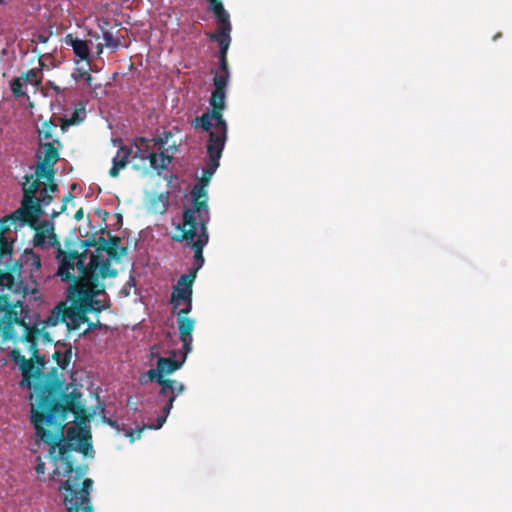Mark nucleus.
<instances>
[{
	"label": "nucleus",
	"mask_w": 512,
	"mask_h": 512,
	"mask_svg": "<svg viewBox=\"0 0 512 512\" xmlns=\"http://www.w3.org/2000/svg\"><path fill=\"white\" fill-rule=\"evenodd\" d=\"M68 307L61 302L52 309L49 316L42 319L40 314L25 305L22 299L0 297V349L5 350L8 344L16 346L23 343L31 357L27 359L14 348L9 358L19 367L22 379L20 388L32 390L30 420L36 435L46 444L57 445L63 440L64 421L69 413L76 419L86 417V408L82 404L83 394L73 389L66 393L68 386L58 378L57 368L45 373V356L39 352L38 341L53 343L51 329L65 323L67 329L76 330L84 322H88V311L91 309L87 296L83 292L69 286Z\"/></svg>",
	"instance_id": "1"
},
{
	"label": "nucleus",
	"mask_w": 512,
	"mask_h": 512,
	"mask_svg": "<svg viewBox=\"0 0 512 512\" xmlns=\"http://www.w3.org/2000/svg\"><path fill=\"white\" fill-rule=\"evenodd\" d=\"M68 441H59V444L50 446V453L58 449L61 461V471L55 470L54 474L62 475L63 480L59 485V493L62 504L67 512H94L91 499V491L94 481L85 477L88 472V465L75 466V459L72 451H78L84 456L93 452L91 436L87 432H77L74 428L68 430Z\"/></svg>",
	"instance_id": "2"
},
{
	"label": "nucleus",
	"mask_w": 512,
	"mask_h": 512,
	"mask_svg": "<svg viewBox=\"0 0 512 512\" xmlns=\"http://www.w3.org/2000/svg\"><path fill=\"white\" fill-rule=\"evenodd\" d=\"M75 268H77L78 276L73 273V278L69 280L72 282L70 287L83 292L84 297L87 296V302L91 308L88 313H100L109 308L110 305H106L95 297L105 293V285L100 283V279L117 275V270L111 268V261L100 255H92L87 264L86 261H80Z\"/></svg>",
	"instance_id": "3"
},
{
	"label": "nucleus",
	"mask_w": 512,
	"mask_h": 512,
	"mask_svg": "<svg viewBox=\"0 0 512 512\" xmlns=\"http://www.w3.org/2000/svg\"><path fill=\"white\" fill-rule=\"evenodd\" d=\"M33 237V245L35 247L44 248L50 246L56 249V259L59 262L57 275L62 281H67L73 278V272L75 267L78 266V262L86 261L87 251L80 253L78 251H65L62 249L61 244L54 233V226L50 221L44 220L40 224L38 222L35 227Z\"/></svg>",
	"instance_id": "4"
},
{
	"label": "nucleus",
	"mask_w": 512,
	"mask_h": 512,
	"mask_svg": "<svg viewBox=\"0 0 512 512\" xmlns=\"http://www.w3.org/2000/svg\"><path fill=\"white\" fill-rule=\"evenodd\" d=\"M205 186L200 182V184L192 188L193 207L184 210L183 221L177 225V230L180 231V234L173 235V241L183 242V240H192L197 234V226L201 225V221H204L205 225L208 224L209 215Z\"/></svg>",
	"instance_id": "5"
},
{
	"label": "nucleus",
	"mask_w": 512,
	"mask_h": 512,
	"mask_svg": "<svg viewBox=\"0 0 512 512\" xmlns=\"http://www.w3.org/2000/svg\"><path fill=\"white\" fill-rule=\"evenodd\" d=\"M41 179L34 177V175L26 174L24 182L21 184L23 197L20 207L24 208L25 221L29 227H35L41 215L44 214L43 208L53 201V196L47 192L40 193V198L36 196L42 186Z\"/></svg>",
	"instance_id": "6"
},
{
	"label": "nucleus",
	"mask_w": 512,
	"mask_h": 512,
	"mask_svg": "<svg viewBox=\"0 0 512 512\" xmlns=\"http://www.w3.org/2000/svg\"><path fill=\"white\" fill-rule=\"evenodd\" d=\"M6 263V270L1 271V273L6 272H12L14 268H16V265H19V270L15 272L16 280L22 281L25 284V287L27 288V292L25 294L22 293H16L12 290H4L2 291L1 295H10V299H24L26 295L30 293V291H33V288H30L27 277H29L33 284H36V276L34 275L35 272H38L41 268V259L39 255L35 254L32 251H25V253L22 255V257L13 263L10 264V261L5 262Z\"/></svg>",
	"instance_id": "7"
},
{
	"label": "nucleus",
	"mask_w": 512,
	"mask_h": 512,
	"mask_svg": "<svg viewBox=\"0 0 512 512\" xmlns=\"http://www.w3.org/2000/svg\"><path fill=\"white\" fill-rule=\"evenodd\" d=\"M63 148L62 142L55 138L50 142L41 143L36 157L38 162L35 167L34 177L51 179L55 176L54 165L58 162L59 150Z\"/></svg>",
	"instance_id": "8"
},
{
	"label": "nucleus",
	"mask_w": 512,
	"mask_h": 512,
	"mask_svg": "<svg viewBox=\"0 0 512 512\" xmlns=\"http://www.w3.org/2000/svg\"><path fill=\"white\" fill-rule=\"evenodd\" d=\"M225 100L226 90L214 89L209 99L212 109L204 112L201 116L195 117L191 123L192 127L209 131L213 127V122H226L223 117V110L226 106Z\"/></svg>",
	"instance_id": "9"
},
{
	"label": "nucleus",
	"mask_w": 512,
	"mask_h": 512,
	"mask_svg": "<svg viewBox=\"0 0 512 512\" xmlns=\"http://www.w3.org/2000/svg\"><path fill=\"white\" fill-rule=\"evenodd\" d=\"M25 220L24 208L21 207L0 219V263L11 261L13 253V243L4 234L10 230L11 225H14L15 229L27 225Z\"/></svg>",
	"instance_id": "10"
},
{
	"label": "nucleus",
	"mask_w": 512,
	"mask_h": 512,
	"mask_svg": "<svg viewBox=\"0 0 512 512\" xmlns=\"http://www.w3.org/2000/svg\"><path fill=\"white\" fill-rule=\"evenodd\" d=\"M150 380L160 385V390L158 392V400L159 402L165 401V404L162 407V412L169 414L171 409L173 408V403L176 400L177 396L185 391V385L179 381L160 376L158 377V379Z\"/></svg>",
	"instance_id": "11"
},
{
	"label": "nucleus",
	"mask_w": 512,
	"mask_h": 512,
	"mask_svg": "<svg viewBox=\"0 0 512 512\" xmlns=\"http://www.w3.org/2000/svg\"><path fill=\"white\" fill-rule=\"evenodd\" d=\"M214 130H209V138L206 144L208 158L220 160L228 138L227 122L213 123Z\"/></svg>",
	"instance_id": "12"
},
{
	"label": "nucleus",
	"mask_w": 512,
	"mask_h": 512,
	"mask_svg": "<svg viewBox=\"0 0 512 512\" xmlns=\"http://www.w3.org/2000/svg\"><path fill=\"white\" fill-rule=\"evenodd\" d=\"M197 239L186 240V246H191L194 251V265L188 274H193L196 278L197 272L204 264L203 249L209 241V235L207 231V225L204 221H201V225L197 226Z\"/></svg>",
	"instance_id": "13"
},
{
	"label": "nucleus",
	"mask_w": 512,
	"mask_h": 512,
	"mask_svg": "<svg viewBox=\"0 0 512 512\" xmlns=\"http://www.w3.org/2000/svg\"><path fill=\"white\" fill-rule=\"evenodd\" d=\"M194 280L195 278L193 274H183L178 279L171 294V304L173 305V309L180 307L183 301L192 299V286Z\"/></svg>",
	"instance_id": "14"
},
{
	"label": "nucleus",
	"mask_w": 512,
	"mask_h": 512,
	"mask_svg": "<svg viewBox=\"0 0 512 512\" xmlns=\"http://www.w3.org/2000/svg\"><path fill=\"white\" fill-rule=\"evenodd\" d=\"M230 32L231 29L218 27L217 32L208 34L209 39L216 41L219 45L218 60L219 65H221L223 69L225 68V65H229L227 60V52L231 42Z\"/></svg>",
	"instance_id": "15"
},
{
	"label": "nucleus",
	"mask_w": 512,
	"mask_h": 512,
	"mask_svg": "<svg viewBox=\"0 0 512 512\" xmlns=\"http://www.w3.org/2000/svg\"><path fill=\"white\" fill-rule=\"evenodd\" d=\"M177 325L180 340L183 343L184 359L192 350V332L195 327V320L189 317H177Z\"/></svg>",
	"instance_id": "16"
},
{
	"label": "nucleus",
	"mask_w": 512,
	"mask_h": 512,
	"mask_svg": "<svg viewBox=\"0 0 512 512\" xmlns=\"http://www.w3.org/2000/svg\"><path fill=\"white\" fill-rule=\"evenodd\" d=\"M184 360V358L182 361H177L172 358L159 357L156 369H150L147 374L150 379H158L159 376L165 377V375L172 374L178 370L182 366Z\"/></svg>",
	"instance_id": "17"
},
{
	"label": "nucleus",
	"mask_w": 512,
	"mask_h": 512,
	"mask_svg": "<svg viewBox=\"0 0 512 512\" xmlns=\"http://www.w3.org/2000/svg\"><path fill=\"white\" fill-rule=\"evenodd\" d=\"M133 153V149L126 145H121L116 153V155L112 159V167L109 170V175L113 178L119 176L120 170L126 168L128 165L131 156Z\"/></svg>",
	"instance_id": "18"
},
{
	"label": "nucleus",
	"mask_w": 512,
	"mask_h": 512,
	"mask_svg": "<svg viewBox=\"0 0 512 512\" xmlns=\"http://www.w3.org/2000/svg\"><path fill=\"white\" fill-rule=\"evenodd\" d=\"M12 272L1 273L0 272V287L1 290H12L16 293L25 294L27 292V288L22 281H17L15 272L19 270V265L15 266ZM0 297H8V295H1Z\"/></svg>",
	"instance_id": "19"
},
{
	"label": "nucleus",
	"mask_w": 512,
	"mask_h": 512,
	"mask_svg": "<svg viewBox=\"0 0 512 512\" xmlns=\"http://www.w3.org/2000/svg\"><path fill=\"white\" fill-rule=\"evenodd\" d=\"M65 43L72 47L75 56L78 57V61H89L90 49L88 41L74 38L71 34H68L65 37Z\"/></svg>",
	"instance_id": "20"
},
{
	"label": "nucleus",
	"mask_w": 512,
	"mask_h": 512,
	"mask_svg": "<svg viewBox=\"0 0 512 512\" xmlns=\"http://www.w3.org/2000/svg\"><path fill=\"white\" fill-rule=\"evenodd\" d=\"M55 346L58 348L53 354L52 358L57 362L61 369H66L71 361L72 347L66 343L56 342Z\"/></svg>",
	"instance_id": "21"
},
{
	"label": "nucleus",
	"mask_w": 512,
	"mask_h": 512,
	"mask_svg": "<svg viewBox=\"0 0 512 512\" xmlns=\"http://www.w3.org/2000/svg\"><path fill=\"white\" fill-rule=\"evenodd\" d=\"M208 2L213 14L219 23V27L231 29L230 16L225 10L221 0H208Z\"/></svg>",
	"instance_id": "22"
},
{
	"label": "nucleus",
	"mask_w": 512,
	"mask_h": 512,
	"mask_svg": "<svg viewBox=\"0 0 512 512\" xmlns=\"http://www.w3.org/2000/svg\"><path fill=\"white\" fill-rule=\"evenodd\" d=\"M133 146L135 147V150H133L131 156L132 159L139 158L141 160H149L152 150L150 146V141L147 138H136L133 142Z\"/></svg>",
	"instance_id": "23"
},
{
	"label": "nucleus",
	"mask_w": 512,
	"mask_h": 512,
	"mask_svg": "<svg viewBox=\"0 0 512 512\" xmlns=\"http://www.w3.org/2000/svg\"><path fill=\"white\" fill-rule=\"evenodd\" d=\"M121 242V238L118 236L109 235L108 244L106 245L105 252L109 256L110 259L118 260L120 257L126 255L127 247H120L119 244Z\"/></svg>",
	"instance_id": "24"
},
{
	"label": "nucleus",
	"mask_w": 512,
	"mask_h": 512,
	"mask_svg": "<svg viewBox=\"0 0 512 512\" xmlns=\"http://www.w3.org/2000/svg\"><path fill=\"white\" fill-rule=\"evenodd\" d=\"M38 64H39L38 67L32 68L21 75L20 78L25 83H29L34 86H38L41 84L42 79H43L42 68L45 64L41 59H39Z\"/></svg>",
	"instance_id": "25"
},
{
	"label": "nucleus",
	"mask_w": 512,
	"mask_h": 512,
	"mask_svg": "<svg viewBox=\"0 0 512 512\" xmlns=\"http://www.w3.org/2000/svg\"><path fill=\"white\" fill-rule=\"evenodd\" d=\"M171 161L172 157L167 155L164 151H161L159 154L152 151L149 158L151 167L159 172L166 169Z\"/></svg>",
	"instance_id": "26"
},
{
	"label": "nucleus",
	"mask_w": 512,
	"mask_h": 512,
	"mask_svg": "<svg viewBox=\"0 0 512 512\" xmlns=\"http://www.w3.org/2000/svg\"><path fill=\"white\" fill-rule=\"evenodd\" d=\"M230 79L229 65H225V68L221 65L218 67V71L213 77L214 89L227 90L228 82Z\"/></svg>",
	"instance_id": "27"
},
{
	"label": "nucleus",
	"mask_w": 512,
	"mask_h": 512,
	"mask_svg": "<svg viewBox=\"0 0 512 512\" xmlns=\"http://www.w3.org/2000/svg\"><path fill=\"white\" fill-rule=\"evenodd\" d=\"M169 414H166L163 412L162 415H159L156 419V424H149V425H146L144 424L141 428L139 429H136V430H131L129 433H128V436L130 437V441L131 442H134L136 439H139L141 437V433L144 429H160L164 423L166 422V419H167V416Z\"/></svg>",
	"instance_id": "28"
},
{
	"label": "nucleus",
	"mask_w": 512,
	"mask_h": 512,
	"mask_svg": "<svg viewBox=\"0 0 512 512\" xmlns=\"http://www.w3.org/2000/svg\"><path fill=\"white\" fill-rule=\"evenodd\" d=\"M109 21L104 20L99 24V28L102 31L103 39L106 47L117 48L120 45L119 38L115 37L113 33L107 29Z\"/></svg>",
	"instance_id": "29"
},
{
	"label": "nucleus",
	"mask_w": 512,
	"mask_h": 512,
	"mask_svg": "<svg viewBox=\"0 0 512 512\" xmlns=\"http://www.w3.org/2000/svg\"><path fill=\"white\" fill-rule=\"evenodd\" d=\"M219 161L220 160L214 159V158H209L208 159V161L206 163V166L203 169L202 177L200 179V182L203 185H208V183L210 182L211 177L213 176V174L216 172L217 168L220 165Z\"/></svg>",
	"instance_id": "30"
},
{
	"label": "nucleus",
	"mask_w": 512,
	"mask_h": 512,
	"mask_svg": "<svg viewBox=\"0 0 512 512\" xmlns=\"http://www.w3.org/2000/svg\"><path fill=\"white\" fill-rule=\"evenodd\" d=\"M57 129V124H55L52 120L44 121L41 124V127L38 129L39 138L45 140H53V136Z\"/></svg>",
	"instance_id": "31"
},
{
	"label": "nucleus",
	"mask_w": 512,
	"mask_h": 512,
	"mask_svg": "<svg viewBox=\"0 0 512 512\" xmlns=\"http://www.w3.org/2000/svg\"><path fill=\"white\" fill-rule=\"evenodd\" d=\"M85 114H86L85 109L80 108V109H75L71 118H69V119L61 118L60 120L62 121V129L64 130L66 126L75 125V124L81 122L83 120V118L85 117Z\"/></svg>",
	"instance_id": "32"
},
{
	"label": "nucleus",
	"mask_w": 512,
	"mask_h": 512,
	"mask_svg": "<svg viewBox=\"0 0 512 512\" xmlns=\"http://www.w3.org/2000/svg\"><path fill=\"white\" fill-rule=\"evenodd\" d=\"M47 181V184L40 187V193H55L59 190L58 185L54 182V178L51 179H45Z\"/></svg>",
	"instance_id": "33"
},
{
	"label": "nucleus",
	"mask_w": 512,
	"mask_h": 512,
	"mask_svg": "<svg viewBox=\"0 0 512 512\" xmlns=\"http://www.w3.org/2000/svg\"><path fill=\"white\" fill-rule=\"evenodd\" d=\"M172 137V133L169 131H164L160 136L153 138V141L156 145L159 146V149L164 148V146L167 144L169 138Z\"/></svg>",
	"instance_id": "34"
},
{
	"label": "nucleus",
	"mask_w": 512,
	"mask_h": 512,
	"mask_svg": "<svg viewBox=\"0 0 512 512\" xmlns=\"http://www.w3.org/2000/svg\"><path fill=\"white\" fill-rule=\"evenodd\" d=\"M22 81L23 80L21 78H17L11 84L12 92L16 96H21L24 94V92L22 90V87H23Z\"/></svg>",
	"instance_id": "35"
},
{
	"label": "nucleus",
	"mask_w": 512,
	"mask_h": 512,
	"mask_svg": "<svg viewBox=\"0 0 512 512\" xmlns=\"http://www.w3.org/2000/svg\"><path fill=\"white\" fill-rule=\"evenodd\" d=\"M73 198H74V196L72 195V193H71V192H68V193L64 196V198H63V204H62V206H61L60 210H59V211H53V212L51 213V217H52V218H55V217H57L60 213L64 212V211L66 210V208H67V202H68V201H70V200H72Z\"/></svg>",
	"instance_id": "36"
},
{
	"label": "nucleus",
	"mask_w": 512,
	"mask_h": 512,
	"mask_svg": "<svg viewBox=\"0 0 512 512\" xmlns=\"http://www.w3.org/2000/svg\"><path fill=\"white\" fill-rule=\"evenodd\" d=\"M182 304H184V307L177 312V317H188L187 315L192 310V299L188 301L185 300L182 302Z\"/></svg>",
	"instance_id": "37"
},
{
	"label": "nucleus",
	"mask_w": 512,
	"mask_h": 512,
	"mask_svg": "<svg viewBox=\"0 0 512 512\" xmlns=\"http://www.w3.org/2000/svg\"><path fill=\"white\" fill-rule=\"evenodd\" d=\"M96 242V253L94 255H100L104 258L102 252L105 250L106 245L108 244V240H106L104 237H99L98 239H96Z\"/></svg>",
	"instance_id": "38"
},
{
	"label": "nucleus",
	"mask_w": 512,
	"mask_h": 512,
	"mask_svg": "<svg viewBox=\"0 0 512 512\" xmlns=\"http://www.w3.org/2000/svg\"><path fill=\"white\" fill-rule=\"evenodd\" d=\"M88 324V327L86 330H84L83 332V335H86L88 332H90L91 330L95 329V328H103V325L102 323L97 320L96 322H91L89 319H88V322H86Z\"/></svg>",
	"instance_id": "39"
},
{
	"label": "nucleus",
	"mask_w": 512,
	"mask_h": 512,
	"mask_svg": "<svg viewBox=\"0 0 512 512\" xmlns=\"http://www.w3.org/2000/svg\"><path fill=\"white\" fill-rule=\"evenodd\" d=\"M96 245H97V242H96V238H94V237L81 241V246L85 247V248L96 247Z\"/></svg>",
	"instance_id": "40"
},
{
	"label": "nucleus",
	"mask_w": 512,
	"mask_h": 512,
	"mask_svg": "<svg viewBox=\"0 0 512 512\" xmlns=\"http://www.w3.org/2000/svg\"><path fill=\"white\" fill-rule=\"evenodd\" d=\"M35 471L38 475H42L45 473V464L43 462H39L36 467H35Z\"/></svg>",
	"instance_id": "41"
},
{
	"label": "nucleus",
	"mask_w": 512,
	"mask_h": 512,
	"mask_svg": "<svg viewBox=\"0 0 512 512\" xmlns=\"http://www.w3.org/2000/svg\"><path fill=\"white\" fill-rule=\"evenodd\" d=\"M83 216H84L83 208H79V209L76 211V213H75V215H74V218H75V220H76V221H80V220H82V219H83Z\"/></svg>",
	"instance_id": "42"
},
{
	"label": "nucleus",
	"mask_w": 512,
	"mask_h": 512,
	"mask_svg": "<svg viewBox=\"0 0 512 512\" xmlns=\"http://www.w3.org/2000/svg\"><path fill=\"white\" fill-rule=\"evenodd\" d=\"M83 76L85 77V82L90 85L92 81L91 74L88 71H84Z\"/></svg>",
	"instance_id": "43"
},
{
	"label": "nucleus",
	"mask_w": 512,
	"mask_h": 512,
	"mask_svg": "<svg viewBox=\"0 0 512 512\" xmlns=\"http://www.w3.org/2000/svg\"><path fill=\"white\" fill-rule=\"evenodd\" d=\"M50 86L57 94L63 93L64 89H61L59 86L55 85L54 83L50 82Z\"/></svg>",
	"instance_id": "44"
},
{
	"label": "nucleus",
	"mask_w": 512,
	"mask_h": 512,
	"mask_svg": "<svg viewBox=\"0 0 512 512\" xmlns=\"http://www.w3.org/2000/svg\"><path fill=\"white\" fill-rule=\"evenodd\" d=\"M98 214H102V217H103V221H106V218L108 217L109 213L107 211H104V210H98Z\"/></svg>",
	"instance_id": "45"
},
{
	"label": "nucleus",
	"mask_w": 512,
	"mask_h": 512,
	"mask_svg": "<svg viewBox=\"0 0 512 512\" xmlns=\"http://www.w3.org/2000/svg\"><path fill=\"white\" fill-rule=\"evenodd\" d=\"M37 39H38V42H41V43H45L48 40V38L46 36L41 35V34L38 35Z\"/></svg>",
	"instance_id": "46"
},
{
	"label": "nucleus",
	"mask_w": 512,
	"mask_h": 512,
	"mask_svg": "<svg viewBox=\"0 0 512 512\" xmlns=\"http://www.w3.org/2000/svg\"><path fill=\"white\" fill-rule=\"evenodd\" d=\"M117 222L119 225H122V215L117 214Z\"/></svg>",
	"instance_id": "47"
},
{
	"label": "nucleus",
	"mask_w": 512,
	"mask_h": 512,
	"mask_svg": "<svg viewBox=\"0 0 512 512\" xmlns=\"http://www.w3.org/2000/svg\"><path fill=\"white\" fill-rule=\"evenodd\" d=\"M108 423L112 426V427H115L117 425L116 421H113V420H109Z\"/></svg>",
	"instance_id": "48"
},
{
	"label": "nucleus",
	"mask_w": 512,
	"mask_h": 512,
	"mask_svg": "<svg viewBox=\"0 0 512 512\" xmlns=\"http://www.w3.org/2000/svg\"><path fill=\"white\" fill-rule=\"evenodd\" d=\"M98 48H99V53H101L102 52V45H99Z\"/></svg>",
	"instance_id": "49"
},
{
	"label": "nucleus",
	"mask_w": 512,
	"mask_h": 512,
	"mask_svg": "<svg viewBox=\"0 0 512 512\" xmlns=\"http://www.w3.org/2000/svg\"><path fill=\"white\" fill-rule=\"evenodd\" d=\"M123 292L125 293V295H129V292L127 291V289H124Z\"/></svg>",
	"instance_id": "50"
},
{
	"label": "nucleus",
	"mask_w": 512,
	"mask_h": 512,
	"mask_svg": "<svg viewBox=\"0 0 512 512\" xmlns=\"http://www.w3.org/2000/svg\"><path fill=\"white\" fill-rule=\"evenodd\" d=\"M106 231V228H101V232L104 233Z\"/></svg>",
	"instance_id": "51"
}]
</instances>
